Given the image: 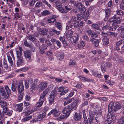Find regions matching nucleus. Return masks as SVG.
Segmentation results:
<instances>
[{"label": "nucleus", "mask_w": 124, "mask_h": 124, "mask_svg": "<svg viewBox=\"0 0 124 124\" xmlns=\"http://www.w3.org/2000/svg\"><path fill=\"white\" fill-rule=\"evenodd\" d=\"M76 64L75 61L74 60H70L69 62V65H74Z\"/></svg>", "instance_id": "nucleus-53"}, {"label": "nucleus", "mask_w": 124, "mask_h": 124, "mask_svg": "<svg viewBox=\"0 0 124 124\" xmlns=\"http://www.w3.org/2000/svg\"><path fill=\"white\" fill-rule=\"evenodd\" d=\"M109 112L107 115V118L108 119H111L113 121L115 120L116 118V114L114 113L111 114L110 112Z\"/></svg>", "instance_id": "nucleus-12"}, {"label": "nucleus", "mask_w": 124, "mask_h": 124, "mask_svg": "<svg viewBox=\"0 0 124 124\" xmlns=\"http://www.w3.org/2000/svg\"><path fill=\"white\" fill-rule=\"evenodd\" d=\"M50 14V12L48 10L43 11L41 12V14L44 16L49 15Z\"/></svg>", "instance_id": "nucleus-42"}, {"label": "nucleus", "mask_w": 124, "mask_h": 124, "mask_svg": "<svg viewBox=\"0 0 124 124\" xmlns=\"http://www.w3.org/2000/svg\"><path fill=\"white\" fill-rule=\"evenodd\" d=\"M105 13L106 15V17L105 19V20H107L108 19V17L109 16L110 13V10L109 9L107 8L106 9L105 11Z\"/></svg>", "instance_id": "nucleus-27"}, {"label": "nucleus", "mask_w": 124, "mask_h": 124, "mask_svg": "<svg viewBox=\"0 0 124 124\" xmlns=\"http://www.w3.org/2000/svg\"><path fill=\"white\" fill-rule=\"evenodd\" d=\"M53 32L55 33L57 35H59L61 33V32L55 30L54 28H51L50 31H49V33L50 35H53Z\"/></svg>", "instance_id": "nucleus-17"}, {"label": "nucleus", "mask_w": 124, "mask_h": 124, "mask_svg": "<svg viewBox=\"0 0 124 124\" xmlns=\"http://www.w3.org/2000/svg\"><path fill=\"white\" fill-rule=\"evenodd\" d=\"M64 88L63 87L61 86L59 87L58 89V91L60 92V94L61 95H62L67 93L69 91L68 89H65L64 90Z\"/></svg>", "instance_id": "nucleus-11"}, {"label": "nucleus", "mask_w": 124, "mask_h": 124, "mask_svg": "<svg viewBox=\"0 0 124 124\" xmlns=\"http://www.w3.org/2000/svg\"><path fill=\"white\" fill-rule=\"evenodd\" d=\"M90 41L95 47H97L99 45V42L97 39L92 38L90 39Z\"/></svg>", "instance_id": "nucleus-18"}, {"label": "nucleus", "mask_w": 124, "mask_h": 124, "mask_svg": "<svg viewBox=\"0 0 124 124\" xmlns=\"http://www.w3.org/2000/svg\"><path fill=\"white\" fill-rule=\"evenodd\" d=\"M73 34L72 31L69 30L66 34L65 36L67 38H70L71 41L74 45L78 41V35H77V36H73Z\"/></svg>", "instance_id": "nucleus-2"}, {"label": "nucleus", "mask_w": 124, "mask_h": 124, "mask_svg": "<svg viewBox=\"0 0 124 124\" xmlns=\"http://www.w3.org/2000/svg\"><path fill=\"white\" fill-rule=\"evenodd\" d=\"M55 96L51 94L49 98V101H54L55 100Z\"/></svg>", "instance_id": "nucleus-48"}, {"label": "nucleus", "mask_w": 124, "mask_h": 124, "mask_svg": "<svg viewBox=\"0 0 124 124\" xmlns=\"http://www.w3.org/2000/svg\"><path fill=\"white\" fill-rule=\"evenodd\" d=\"M43 103V101H39L37 102L36 104V106L38 107H40L42 105Z\"/></svg>", "instance_id": "nucleus-47"}, {"label": "nucleus", "mask_w": 124, "mask_h": 124, "mask_svg": "<svg viewBox=\"0 0 124 124\" xmlns=\"http://www.w3.org/2000/svg\"><path fill=\"white\" fill-rule=\"evenodd\" d=\"M37 109V108L36 107H34V108H30L28 109L27 111L25 113L26 116H27L29 115L35 111H36Z\"/></svg>", "instance_id": "nucleus-13"}, {"label": "nucleus", "mask_w": 124, "mask_h": 124, "mask_svg": "<svg viewBox=\"0 0 124 124\" xmlns=\"http://www.w3.org/2000/svg\"><path fill=\"white\" fill-rule=\"evenodd\" d=\"M46 94L43 93L41 94L39 100L40 101H45L46 100L45 96Z\"/></svg>", "instance_id": "nucleus-32"}, {"label": "nucleus", "mask_w": 124, "mask_h": 124, "mask_svg": "<svg viewBox=\"0 0 124 124\" xmlns=\"http://www.w3.org/2000/svg\"><path fill=\"white\" fill-rule=\"evenodd\" d=\"M42 5V3L40 1L38 2L35 5L36 7H39Z\"/></svg>", "instance_id": "nucleus-52"}, {"label": "nucleus", "mask_w": 124, "mask_h": 124, "mask_svg": "<svg viewBox=\"0 0 124 124\" xmlns=\"http://www.w3.org/2000/svg\"><path fill=\"white\" fill-rule=\"evenodd\" d=\"M74 118L76 121H78L80 119L81 116L79 114H78L77 113H75V115Z\"/></svg>", "instance_id": "nucleus-30"}, {"label": "nucleus", "mask_w": 124, "mask_h": 124, "mask_svg": "<svg viewBox=\"0 0 124 124\" xmlns=\"http://www.w3.org/2000/svg\"><path fill=\"white\" fill-rule=\"evenodd\" d=\"M124 43V42L123 40H121L117 42L116 44V45L118 46L121 44H123Z\"/></svg>", "instance_id": "nucleus-60"}, {"label": "nucleus", "mask_w": 124, "mask_h": 124, "mask_svg": "<svg viewBox=\"0 0 124 124\" xmlns=\"http://www.w3.org/2000/svg\"><path fill=\"white\" fill-rule=\"evenodd\" d=\"M73 25L74 27H79V23L78 21H76L74 22L73 24Z\"/></svg>", "instance_id": "nucleus-59"}, {"label": "nucleus", "mask_w": 124, "mask_h": 124, "mask_svg": "<svg viewBox=\"0 0 124 124\" xmlns=\"http://www.w3.org/2000/svg\"><path fill=\"white\" fill-rule=\"evenodd\" d=\"M23 105V103H21L19 104H16L15 106L16 110L19 112L21 111L23 109L22 107Z\"/></svg>", "instance_id": "nucleus-16"}, {"label": "nucleus", "mask_w": 124, "mask_h": 124, "mask_svg": "<svg viewBox=\"0 0 124 124\" xmlns=\"http://www.w3.org/2000/svg\"><path fill=\"white\" fill-rule=\"evenodd\" d=\"M65 8L67 10V12L71 10L72 9V7L70 5L65 6Z\"/></svg>", "instance_id": "nucleus-46"}, {"label": "nucleus", "mask_w": 124, "mask_h": 124, "mask_svg": "<svg viewBox=\"0 0 124 124\" xmlns=\"http://www.w3.org/2000/svg\"><path fill=\"white\" fill-rule=\"evenodd\" d=\"M117 30L118 32L120 33L121 34H123V33L124 32V26H121Z\"/></svg>", "instance_id": "nucleus-36"}, {"label": "nucleus", "mask_w": 124, "mask_h": 124, "mask_svg": "<svg viewBox=\"0 0 124 124\" xmlns=\"http://www.w3.org/2000/svg\"><path fill=\"white\" fill-rule=\"evenodd\" d=\"M120 8L121 9L124 10V3L123 1L120 4Z\"/></svg>", "instance_id": "nucleus-64"}, {"label": "nucleus", "mask_w": 124, "mask_h": 124, "mask_svg": "<svg viewBox=\"0 0 124 124\" xmlns=\"http://www.w3.org/2000/svg\"><path fill=\"white\" fill-rule=\"evenodd\" d=\"M27 39L32 41H35L36 39L35 38L33 35H30L27 36Z\"/></svg>", "instance_id": "nucleus-29"}, {"label": "nucleus", "mask_w": 124, "mask_h": 124, "mask_svg": "<svg viewBox=\"0 0 124 124\" xmlns=\"http://www.w3.org/2000/svg\"><path fill=\"white\" fill-rule=\"evenodd\" d=\"M32 116H29L26 117L24 118L23 119V120L24 121H26L29 120L32 118Z\"/></svg>", "instance_id": "nucleus-45"}, {"label": "nucleus", "mask_w": 124, "mask_h": 124, "mask_svg": "<svg viewBox=\"0 0 124 124\" xmlns=\"http://www.w3.org/2000/svg\"><path fill=\"white\" fill-rule=\"evenodd\" d=\"M3 112L4 115L10 116L12 115L13 111L9 110L7 107H4L3 108Z\"/></svg>", "instance_id": "nucleus-9"}, {"label": "nucleus", "mask_w": 124, "mask_h": 124, "mask_svg": "<svg viewBox=\"0 0 124 124\" xmlns=\"http://www.w3.org/2000/svg\"><path fill=\"white\" fill-rule=\"evenodd\" d=\"M77 8L78 9L82 14H84L86 11V9L85 6L82 4L78 3L76 4Z\"/></svg>", "instance_id": "nucleus-7"}, {"label": "nucleus", "mask_w": 124, "mask_h": 124, "mask_svg": "<svg viewBox=\"0 0 124 124\" xmlns=\"http://www.w3.org/2000/svg\"><path fill=\"white\" fill-rule=\"evenodd\" d=\"M117 110L116 107L115 106V104L114 102L113 101L109 103L108 106V112L111 111V110L113 111H116Z\"/></svg>", "instance_id": "nucleus-8"}, {"label": "nucleus", "mask_w": 124, "mask_h": 124, "mask_svg": "<svg viewBox=\"0 0 124 124\" xmlns=\"http://www.w3.org/2000/svg\"><path fill=\"white\" fill-rule=\"evenodd\" d=\"M85 42L83 41H81L80 42V44H77V46L78 48H80L84 47L85 45Z\"/></svg>", "instance_id": "nucleus-23"}, {"label": "nucleus", "mask_w": 124, "mask_h": 124, "mask_svg": "<svg viewBox=\"0 0 124 124\" xmlns=\"http://www.w3.org/2000/svg\"><path fill=\"white\" fill-rule=\"evenodd\" d=\"M56 43L57 46L59 47H60L61 46V44L60 42L58 40H56Z\"/></svg>", "instance_id": "nucleus-62"}, {"label": "nucleus", "mask_w": 124, "mask_h": 124, "mask_svg": "<svg viewBox=\"0 0 124 124\" xmlns=\"http://www.w3.org/2000/svg\"><path fill=\"white\" fill-rule=\"evenodd\" d=\"M73 22H72L71 21H70L68 22L67 24H68V25L69 26V27L70 28H71L73 27Z\"/></svg>", "instance_id": "nucleus-54"}, {"label": "nucleus", "mask_w": 124, "mask_h": 124, "mask_svg": "<svg viewBox=\"0 0 124 124\" xmlns=\"http://www.w3.org/2000/svg\"><path fill=\"white\" fill-rule=\"evenodd\" d=\"M63 114L60 117V119H62L66 117L67 116L66 114L63 113Z\"/></svg>", "instance_id": "nucleus-56"}, {"label": "nucleus", "mask_w": 124, "mask_h": 124, "mask_svg": "<svg viewBox=\"0 0 124 124\" xmlns=\"http://www.w3.org/2000/svg\"><path fill=\"white\" fill-rule=\"evenodd\" d=\"M83 117L84 119H87V116L86 114L85 111L83 110L82 111Z\"/></svg>", "instance_id": "nucleus-61"}, {"label": "nucleus", "mask_w": 124, "mask_h": 124, "mask_svg": "<svg viewBox=\"0 0 124 124\" xmlns=\"http://www.w3.org/2000/svg\"><path fill=\"white\" fill-rule=\"evenodd\" d=\"M24 82L25 88L26 89H28L29 87V83H31L32 82L33 80L32 79H30L29 81L27 80H26Z\"/></svg>", "instance_id": "nucleus-24"}, {"label": "nucleus", "mask_w": 124, "mask_h": 124, "mask_svg": "<svg viewBox=\"0 0 124 124\" xmlns=\"http://www.w3.org/2000/svg\"><path fill=\"white\" fill-rule=\"evenodd\" d=\"M20 93V94L19 95L18 97V99L19 100H22L23 98V93Z\"/></svg>", "instance_id": "nucleus-58"}, {"label": "nucleus", "mask_w": 124, "mask_h": 124, "mask_svg": "<svg viewBox=\"0 0 124 124\" xmlns=\"http://www.w3.org/2000/svg\"><path fill=\"white\" fill-rule=\"evenodd\" d=\"M23 50L22 48L19 46L16 50L17 57V66L19 67L23 64L24 63V60L22 56V52Z\"/></svg>", "instance_id": "nucleus-1"}, {"label": "nucleus", "mask_w": 124, "mask_h": 124, "mask_svg": "<svg viewBox=\"0 0 124 124\" xmlns=\"http://www.w3.org/2000/svg\"><path fill=\"white\" fill-rule=\"evenodd\" d=\"M102 42L103 45H106L109 43V40L108 38H105L102 39Z\"/></svg>", "instance_id": "nucleus-33"}, {"label": "nucleus", "mask_w": 124, "mask_h": 124, "mask_svg": "<svg viewBox=\"0 0 124 124\" xmlns=\"http://www.w3.org/2000/svg\"><path fill=\"white\" fill-rule=\"evenodd\" d=\"M77 104V101H74L72 104L69 105L68 107H66L64 108L62 111L63 113L66 114L69 113L67 117L69 116L71 111L76 107Z\"/></svg>", "instance_id": "nucleus-3"}, {"label": "nucleus", "mask_w": 124, "mask_h": 124, "mask_svg": "<svg viewBox=\"0 0 124 124\" xmlns=\"http://www.w3.org/2000/svg\"><path fill=\"white\" fill-rule=\"evenodd\" d=\"M92 28L94 29L98 30L99 29L98 25L97 24L94 23L91 25Z\"/></svg>", "instance_id": "nucleus-39"}, {"label": "nucleus", "mask_w": 124, "mask_h": 124, "mask_svg": "<svg viewBox=\"0 0 124 124\" xmlns=\"http://www.w3.org/2000/svg\"><path fill=\"white\" fill-rule=\"evenodd\" d=\"M74 93V92H71L68 96L64 98V100H67L70 97H71L73 96Z\"/></svg>", "instance_id": "nucleus-41"}, {"label": "nucleus", "mask_w": 124, "mask_h": 124, "mask_svg": "<svg viewBox=\"0 0 124 124\" xmlns=\"http://www.w3.org/2000/svg\"><path fill=\"white\" fill-rule=\"evenodd\" d=\"M59 39L62 42L63 44H64V43L65 41V39L64 37V36L62 37L61 36L59 38Z\"/></svg>", "instance_id": "nucleus-51"}, {"label": "nucleus", "mask_w": 124, "mask_h": 124, "mask_svg": "<svg viewBox=\"0 0 124 124\" xmlns=\"http://www.w3.org/2000/svg\"><path fill=\"white\" fill-rule=\"evenodd\" d=\"M24 55L26 60L28 62H31L32 61L31 58V53L30 50L25 51Z\"/></svg>", "instance_id": "nucleus-5"}, {"label": "nucleus", "mask_w": 124, "mask_h": 124, "mask_svg": "<svg viewBox=\"0 0 124 124\" xmlns=\"http://www.w3.org/2000/svg\"><path fill=\"white\" fill-rule=\"evenodd\" d=\"M51 112H53V115H54L55 117L58 116L61 113L60 111L57 110L56 109H52L51 110Z\"/></svg>", "instance_id": "nucleus-22"}, {"label": "nucleus", "mask_w": 124, "mask_h": 124, "mask_svg": "<svg viewBox=\"0 0 124 124\" xmlns=\"http://www.w3.org/2000/svg\"><path fill=\"white\" fill-rule=\"evenodd\" d=\"M116 13L118 15H122L124 13L122 10H118L117 11Z\"/></svg>", "instance_id": "nucleus-55"}, {"label": "nucleus", "mask_w": 124, "mask_h": 124, "mask_svg": "<svg viewBox=\"0 0 124 124\" xmlns=\"http://www.w3.org/2000/svg\"><path fill=\"white\" fill-rule=\"evenodd\" d=\"M102 29L103 31H105L107 32L111 31L113 30L111 26L108 25H105L103 27Z\"/></svg>", "instance_id": "nucleus-14"}, {"label": "nucleus", "mask_w": 124, "mask_h": 124, "mask_svg": "<svg viewBox=\"0 0 124 124\" xmlns=\"http://www.w3.org/2000/svg\"><path fill=\"white\" fill-rule=\"evenodd\" d=\"M4 87L7 93L10 94L11 93V91L8 86L7 85H4Z\"/></svg>", "instance_id": "nucleus-38"}, {"label": "nucleus", "mask_w": 124, "mask_h": 124, "mask_svg": "<svg viewBox=\"0 0 124 124\" xmlns=\"http://www.w3.org/2000/svg\"><path fill=\"white\" fill-rule=\"evenodd\" d=\"M8 59L9 63L11 65H13V61L12 60V58L10 56H8Z\"/></svg>", "instance_id": "nucleus-50"}, {"label": "nucleus", "mask_w": 124, "mask_h": 124, "mask_svg": "<svg viewBox=\"0 0 124 124\" xmlns=\"http://www.w3.org/2000/svg\"><path fill=\"white\" fill-rule=\"evenodd\" d=\"M24 87L23 84L21 82L19 83L18 88V91L20 93H21L24 90Z\"/></svg>", "instance_id": "nucleus-15"}, {"label": "nucleus", "mask_w": 124, "mask_h": 124, "mask_svg": "<svg viewBox=\"0 0 124 124\" xmlns=\"http://www.w3.org/2000/svg\"><path fill=\"white\" fill-rule=\"evenodd\" d=\"M47 85V84L46 83L42 82L39 85L38 89L39 91L42 92L46 87Z\"/></svg>", "instance_id": "nucleus-10"}, {"label": "nucleus", "mask_w": 124, "mask_h": 124, "mask_svg": "<svg viewBox=\"0 0 124 124\" xmlns=\"http://www.w3.org/2000/svg\"><path fill=\"white\" fill-rule=\"evenodd\" d=\"M58 58L60 60H62L64 57V54L63 53L58 52L56 54Z\"/></svg>", "instance_id": "nucleus-20"}, {"label": "nucleus", "mask_w": 124, "mask_h": 124, "mask_svg": "<svg viewBox=\"0 0 124 124\" xmlns=\"http://www.w3.org/2000/svg\"><path fill=\"white\" fill-rule=\"evenodd\" d=\"M114 103L115 104V106L116 107L117 109L121 108L122 107L124 106V105H122L121 103L119 102H117L116 103L115 102Z\"/></svg>", "instance_id": "nucleus-28"}, {"label": "nucleus", "mask_w": 124, "mask_h": 124, "mask_svg": "<svg viewBox=\"0 0 124 124\" xmlns=\"http://www.w3.org/2000/svg\"><path fill=\"white\" fill-rule=\"evenodd\" d=\"M56 19L53 18H51L48 19L47 21L49 23H54V22H56Z\"/></svg>", "instance_id": "nucleus-34"}, {"label": "nucleus", "mask_w": 124, "mask_h": 124, "mask_svg": "<svg viewBox=\"0 0 124 124\" xmlns=\"http://www.w3.org/2000/svg\"><path fill=\"white\" fill-rule=\"evenodd\" d=\"M83 39L85 40H86L87 41L89 40V38L88 36L86 35H85L83 37Z\"/></svg>", "instance_id": "nucleus-63"}, {"label": "nucleus", "mask_w": 124, "mask_h": 124, "mask_svg": "<svg viewBox=\"0 0 124 124\" xmlns=\"http://www.w3.org/2000/svg\"><path fill=\"white\" fill-rule=\"evenodd\" d=\"M7 104V102L5 101H0V105H1V107L4 108V107H6V106Z\"/></svg>", "instance_id": "nucleus-37"}, {"label": "nucleus", "mask_w": 124, "mask_h": 124, "mask_svg": "<svg viewBox=\"0 0 124 124\" xmlns=\"http://www.w3.org/2000/svg\"><path fill=\"white\" fill-rule=\"evenodd\" d=\"M124 122V116L121 118L118 121V124H122Z\"/></svg>", "instance_id": "nucleus-49"}, {"label": "nucleus", "mask_w": 124, "mask_h": 124, "mask_svg": "<svg viewBox=\"0 0 124 124\" xmlns=\"http://www.w3.org/2000/svg\"><path fill=\"white\" fill-rule=\"evenodd\" d=\"M46 116V113H43L42 114L39 115L38 116V119L39 121H40L43 120V118Z\"/></svg>", "instance_id": "nucleus-25"}, {"label": "nucleus", "mask_w": 124, "mask_h": 124, "mask_svg": "<svg viewBox=\"0 0 124 124\" xmlns=\"http://www.w3.org/2000/svg\"><path fill=\"white\" fill-rule=\"evenodd\" d=\"M17 87V84L16 83H13L12 85L11 90L14 92H15L16 91V88Z\"/></svg>", "instance_id": "nucleus-31"}, {"label": "nucleus", "mask_w": 124, "mask_h": 124, "mask_svg": "<svg viewBox=\"0 0 124 124\" xmlns=\"http://www.w3.org/2000/svg\"><path fill=\"white\" fill-rule=\"evenodd\" d=\"M78 78L80 80L83 82H91L92 81L89 78H86L85 77L82 76H78Z\"/></svg>", "instance_id": "nucleus-19"}, {"label": "nucleus", "mask_w": 124, "mask_h": 124, "mask_svg": "<svg viewBox=\"0 0 124 124\" xmlns=\"http://www.w3.org/2000/svg\"><path fill=\"white\" fill-rule=\"evenodd\" d=\"M108 21L110 22H113L112 25L113 26L120 23L121 21L119 17L113 16L110 18L108 20Z\"/></svg>", "instance_id": "nucleus-6"}, {"label": "nucleus", "mask_w": 124, "mask_h": 124, "mask_svg": "<svg viewBox=\"0 0 124 124\" xmlns=\"http://www.w3.org/2000/svg\"><path fill=\"white\" fill-rule=\"evenodd\" d=\"M0 92L1 95H3L4 93H6L4 87L2 86H0Z\"/></svg>", "instance_id": "nucleus-40"}, {"label": "nucleus", "mask_w": 124, "mask_h": 124, "mask_svg": "<svg viewBox=\"0 0 124 124\" xmlns=\"http://www.w3.org/2000/svg\"><path fill=\"white\" fill-rule=\"evenodd\" d=\"M108 35L110 37H116L117 35L116 33L112 32H109L108 33Z\"/></svg>", "instance_id": "nucleus-44"}, {"label": "nucleus", "mask_w": 124, "mask_h": 124, "mask_svg": "<svg viewBox=\"0 0 124 124\" xmlns=\"http://www.w3.org/2000/svg\"><path fill=\"white\" fill-rule=\"evenodd\" d=\"M55 25L56 26V27L58 29L62 31V24L61 23L56 22L55 24Z\"/></svg>", "instance_id": "nucleus-26"}, {"label": "nucleus", "mask_w": 124, "mask_h": 124, "mask_svg": "<svg viewBox=\"0 0 124 124\" xmlns=\"http://www.w3.org/2000/svg\"><path fill=\"white\" fill-rule=\"evenodd\" d=\"M89 117L88 118L85 124H93V117L95 114V112L91 110H89Z\"/></svg>", "instance_id": "nucleus-4"}, {"label": "nucleus", "mask_w": 124, "mask_h": 124, "mask_svg": "<svg viewBox=\"0 0 124 124\" xmlns=\"http://www.w3.org/2000/svg\"><path fill=\"white\" fill-rule=\"evenodd\" d=\"M47 31L46 29H39V32L40 35H46L47 34Z\"/></svg>", "instance_id": "nucleus-21"}, {"label": "nucleus", "mask_w": 124, "mask_h": 124, "mask_svg": "<svg viewBox=\"0 0 124 124\" xmlns=\"http://www.w3.org/2000/svg\"><path fill=\"white\" fill-rule=\"evenodd\" d=\"M3 63L4 67L6 68H7L8 67V64L7 61L5 58L3 59Z\"/></svg>", "instance_id": "nucleus-43"}, {"label": "nucleus", "mask_w": 124, "mask_h": 124, "mask_svg": "<svg viewBox=\"0 0 124 124\" xmlns=\"http://www.w3.org/2000/svg\"><path fill=\"white\" fill-rule=\"evenodd\" d=\"M9 94L6 92L4 93L3 95H2V96L3 97V98L5 100L8 99L9 97Z\"/></svg>", "instance_id": "nucleus-35"}, {"label": "nucleus", "mask_w": 124, "mask_h": 124, "mask_svg": "<svg viewBox=\"0 0 124 124\" xmlns=\"http://www.w3.org/2000/svg\"><path fill=\"white\" fill-rule=\"evenodd\" d=\"M38 1V0H32L30 2V5L31 6H33L35 2Z\"/></svg>", "instance_id": "nucleus-57"}]
</instances>
